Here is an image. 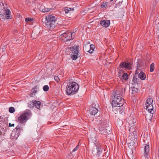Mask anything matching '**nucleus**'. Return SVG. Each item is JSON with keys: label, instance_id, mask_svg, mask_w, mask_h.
I'll return each mask as SVG.
<instances>
[{"label": "nucleus", "instance_id": "40", "mask_svg": "<svg viewBox=\"0 0 159 159\" xmlns=\"http://www.w3.org/2000/svg\"><path fill=\"white\" fill-rule=\"evenodd\" d=\"M140 71V68H139V69L137 68L136 70L135 71V74H138L139 72V71Z\"/></svg>", "mask_w": 159, "mask_h": 159}, {"label": "nucleus", "instance_id": "29", "mask_svg": "<svg viewBox=\"0 0 159 159\" xmlns=\"http://www.w3.org/2000/svg\"><path fill=\"white\" fill-rule=\"evenodd\" d=\"M20 127V126L18 125L17 126L16 128V133H17L16 138H17L19 135V133L21 130Z\"/></svg>", "mask_w": 159, "mask_h": 159}, {"label": "nucleus", "instance_id": "21", "mask_svg": "<svg viewBox=\"0 0 159 159\" xmlns=\"http://www.w3.org/2000/svg\"><path fill=\"white\" fill-rule=\"evenodd\" d=\"M52 8H46L44 6H42L41 7V9L42 10V11L43 12H48L50 11L52 9Z\"/></svg>", "mask_w": 159, "mask_h": 159}, {"label": "nucleus", "instance_id": "30", "mask_svg": "<svg viewBox=\"0 0 159 159\" xmlns=\"http://www.w3.org/2000/svg\"><path fill=\"white\" fill-rule=\"evenodd\" d=\"M153 102V100L152 98H149L147 99V103L146 104L147 105H152V103Z\"/></svg>", "mask_w": 159, "mask_h": 159}, {"label": "nucleus", "instance_id": "28", "mask_svg": "<svg viewBox=\"0 0 159 159\" xmlns=\"http://www.w3.org/2000/svg\"><path fill=\"white\" fill-rule=\"evenodd\" d=\"M35 104H34V106H35L36 107L37 109H39L41 102L40 101H36L35 100Z\"/></svg>", "mask_w": 159, "mask_h": 159}, {"label": "nucleus", "instance_id": "22", "mask_svg": "<svg viewBox=\"0 0 159 159\" xmlns=\"http://www.w3.org/2000/svg\"><path fill=\"white\" fill-rule=\"evenodd\" d=\"M11 13L9 9H7L5 12V16L7 19L10 18V16Z\"/></svg>", "mask_w": 159, "mask_h": 159}, {"label": "nucleus", "instance_id": "38", "mask_svg": "<svg viewBox=\"0 0 159 159\" xmlns=\"http://www.w3.org/2000/svg\"><path fill=\"white\" fill-rule=\"evenodd\" d=\"M54 79L57 82V83H58L60 80L59 77L57 76H54Z\"/></svg>", "mask_w": 159, "mask_h": 159}, {"label": "nucleus", "instance_id": "14", "mask_svg": "<svg viewBox=\"0 0 159 159\" xmlns=\"http://www.w3.org/2000/svg\"><path fill=\"white\" fill-rule=\"evenodd\" d=\"M112 4H110L108 2H103L101 5V7L103 10H105L108 7H110Z\"/></svg>", "mask_w": 159, "mask_h": 159}, {"label": "nucleus", "instance_id": "51", "mask_svg": "<svg viewBox=\"0 0 159 159\" xmlns=\"http://www.w3.org/2000/svg\"><path fill=\"white\" fill-rule=\"evenodd\" d=\"M133 143H132V144H133Z\"/></svg>", "mask_w": 159, "mask_h": 159}, {"label": "nucleus", "instance_id": "25", "mask_svg": "<svg viewBox=\"0 0 159 159\" xmlns=\"http://www.w3.org/2000/svg\"><path fill=\"white\" fill-rule=\"evenodd\" d=\"M74 9L72 8H69L67 7H65L64 8V11H65L66 13H67L70 12H71L73 11Z\"/></svg>", "mask_w": 159, "mask_h": 159}, {"label": "nucleus", "instance_id": "20", "mask_svg": "<svg viewBox=\"0 0 159 159\" xmlns=\"http://www.w3.org/2000/svg\"><path fill=\"white\" fill-rule=\"evenodd\" d=\"M144 62H142L141 60H139L137 62V68L139 69L141 67H143L144 66Z\"/></svg>", "mask_w": 159, "mask_h": 159}, {"label": "nucleus", "instance_id": "43", "mask_svg": "<svg viewBox=\"0 0 159 159\" xmlns=\"http://www.w3.org/2000/svg\"><path fill=\"white\" fill-rule=\"evenodd\" d=\"M122 111H121V110L119 112H120V114L122 113L123 112V111H124V109H123V108H122Z\"/></svg>", "mask_w": 159, "mask_h": 159}, {"label": "nucleus", "instance_id": "9", "mask_svg": "<svg viewBox=\"0 0 159 159\" xmlns=\"http://www.w3.org/2000/svg\"><path fill=\"white\" fill-rule=\"evenodd\" d=\"M102 149L99 147H97L95 148H93L92 150V153L98 157H101V155L102 153Z\"/></svg>", "mask_w": 159, "mask_h": 159}, {"label": "nucleus", "instance_id": "3", "mask_svg": "<svg viewBox=\"0 0 159 159\" xmlns=\"http://www.w3.org/2000/svg\"><path fill=\"white\" fill-rule=\"evenodd\" d=\"M31 115V111L29 109L26 110L23 113L20 115L16 121L20 124H24L29 120Z\"/></svg>", "mask_w": 159, "mask_h": 159}, {"label": "nucleus", "instance_id": "16", "mask_svg": "<svg viewBox=\"0 0 159 159\" xmlns=\"http://www.w3.org/2000/svg\"><path fill=\"white\" fill-rule=\"evenodd\" d=\"M124 89H119L116 90L114 95L120 96L121 97L123 95V91Z\"/></svg>", "mask_w": 159, "mask_h": 159}, {"label": "nucleus", "instance_id": "50", "mask_svg": "<svg viewBox=\"0 0 159 159\" xmlns=\"http://www.w3.org/2000/svg\"><path fill=\"white\" fill-rule=\"evenodd\" d=\"M88 49H87V50H86L87 51H88Z\"/></svg>", "mask_w": 159, "mask_h": 159}, {"label": "nucleus", "instance_id": "33", "mask_svg": "<svg viewBox=\"0 0 159 159\" xmlns=\"http://www.w3.org/2000/svg\"><path fill=\"white\" fill-rule=\"evenodd\" d=\"M9 111L10 113H13L15 111V110L14 107H10L9 109Z\"/></svg>", "mask_w": 159, "mask_h": 159}, {"label": "nucleus", "instance_id": "23", "mask_svg": "<svg viewBox=\"0 0 159 159\" xmlns=\"http://www.w3.org/2000/svg\"><path fill=\"white\" fill-rule=\"evenodd\" d=\"M131 93L132 94V96H134V95H133V94L134 93H135L138 92V89L137 88H136L135 87H131Z\"/></svg>", "mask_w": 159, "mask_h": 159}, {"label": "nucleus", "instance_id": "34", "mask_svg": "<svg viewBox=\"0 0 159 159\" xmlns=\"http://www.w3.org/2000/svg\"><path fill=\"white\" fill-rule=\"evenodd\" d=\"M43 89L44 91H47L49 89V87L48 85H44L43 87Z\"/></svg>", "mask_w": 159, "mask_h": 159}, {"label": "nucleus", "instance_id": "37", "mask_svg": "<svg viewBox=\"0 0 159 159\" xmlns=\"http://www.w3.org/2000/svg\"><path fill=\"white\" fill-rule=\"evenodd\" d=\"M120 71L118 72V76L120 78H121L122 76V73L120 72V71H122V70H121V69L119 68Z\"/></svg>", "mask_w": 159, "mask_h": 159}, {"label": "nucleus", "instance_id": "7", "mask_svg": "<svg viewBox=\"0 0 159 159\" xmlns=\"http://www.w3.org/2000/svg\"><path fill=\"white\" fill-rule=\"evenodd\" d=\"M131 63L129 62H121L118 67L120 69L125 68V69L130 70L132 68Z\"/></svg>", "mask_w": 159, "mask_h": 159}, {"label": "nucleus", "instance_id": "4", "mask_svg": "<svg viewBox=\"0 0 159 159\" xmlns=\"http://www.w3.org/2000/svg\"><path fill=\"white\" fill-rule=\"evenodd\" d=\"M124 102V100L120 96L114 95L111 103L113 107H120L123 106Z\"/></svg>", "mask_w": 159, "mask_h": 159}, {"label": "nucleus", "instance_id": "47", "mask_svg": "<svg viewBox=\"0 0 159 159\" xmlns=\"http://www.w3.org/2000/svg\"><path fill=\"white\" fill-rule=\"evenodd\" d=\"M103 156H104V155H103L102 156V157L103 158Z\"/></svg>", "mask_w": 159, "mask_h": 159}, {"label": "nucleus", "instance_id": "52", "mask_svg": "<svg viewBox=\"0 0 159 159\" xmlns=\"http://www.w3.org/2000/svg\"><path fill=\"white\" fill-rule=\"evenodd\" d=\"M133 143H132V144H133Z\"/></svg>", "mask_w": 159, "mask_h": 159}, {"label": "nucleus", "instance_id": "31", "mask_svg": "<svg viewBox=\"0 0 159 159\" xmlns=\"http://www.w3.org/2000/svg\"><path fill=\"white\" fill-rule=\"evenodd\" d=\"M154 69V64L152 63L150 66V71L152 72L153 71Z\"/></svg>", "mask_w": 159, "mask_h": 159}, {"label": "nucleus", "instance_id": "44", "mask_svg": "<svg viewBox=\"0 0 159 159\" xmlns=\"http://www.w3.org/2000/svg\"><path fill=\"white\" fill-rule=\"evenodd\" d=\"M119 120H120V119H119ZM119 121H120L119 125H122L123 124L122 121L121 120H119Z\"/></svg>", "mask_w": 159, "mask_h": 159}, {"label": "nucleus", "instance_id": "35", "mask_svg": "<svg viewBox=\"0 0 159 159\" xmlns=\"http://www.w3.org/2000/svg\"><path fill=\"white\" fill-rule=\"evenodd\" d=\"M135 76V75L134 76L132 80L129 82V83L133 85H134V84H135V82H134Z\"/></svg>", "mask_w": 159, "mask_h": 159}, {"label": "nucleus", "instance_id": "32", "mask_svg": "<svg viewBox=\"0 0 159 159\" xmlns=\"http://www.w3.org/2000/svg\"><path fill=\"white\" fill-rule=\"evenodd\" d=\"M107 129H106L105 130L103 129V130H102L100 132V133L102 134H104V135L105 134V133H107V134H108L109 135V133H110V130H109V132H108L107 131Z\"/></svg>", "mask_w": 159, "mask_h": 159}, {"label": "nucleus", "instance_id": "45", "mask_svg": "<svg viewBox=\"0 0 159 159\" xmlns=\"http://www.w3.org/2000/svg\"><path fill=\"white\" fill-rule=\"evenodd\" d=\"M113 0H110V2H108L109 3H110V4H113V3L111 2L112 1H113Z\"/></svg>", "mask_w": 159, "mask_h": 159}, {"label": "nucleus", "instance_id": "12", "mask_svg": "<svg viewBox=\"0 0 159 159\" xmlns=\"http://www.w3.org/2000/svg\"><path fill=\"white\" fill-rule=\"evenodd\" d=\"M148 144L145 145L144 148V155L146 159H149V154L150 146L148 143Z\"/></svg>", "mask_w": 159, "mask_h": 159}, {"label": "nucleus", "instance_id": "27", "mask_svg": "<svg viewBox=\"0 0 159 159\" xmlns=\"http://www.w3.org/2000/svg\"><path fill=\"white\" fill-rule=\"evenodd\" d=\"M121 78H122L125 80L127 81L128 79V75L126 73H124L122 75Z\"/></svg>", "mask_w": 159, "mask_h": 159}, {"label": "nucleus", "instance_id": "13", "mask_svg": "<svg viewBox=\"0 0 159 159\" xmlns=\"http://www.w3.org/2000/svg\"><path fill=\"white\" fill-rule=\"evenodd\" d=\"M110 22L109 20H102L100 21V24L103 26L105 27H108L110 25Z\"/></svg>", "mask_w": 159, "mask_h": 159}, {"label": "nucleus", "instance_id": "36", "mask_svg": "<svg viewBox=\"0 0 159 159\" xmlns=\"http://www.w3.org/2000/svg\"><path fill=\"white\" fill-rule=\"evenodd\" d=\"M33 20V19L32 18H26L25 19V21L26 22H28V21H32Z\"/></svg>", "mask_w": 159, "mask_h": 159}, {"label": "nucleus", "instance_id": "5", "mask_svg": "<svg viewBox=\"0 0 159 159\" xmlns=\"http://www.w3.org/2000/svg\"><path fill=\"white\" fill-rule=\"evenodd\" d=\"M80 47L79 46H72L70 47V50L72 53L71 57L72 60H75L78 58V55L79 53Z\"/></svg>", "mask_w": 159, "mask_h": 159}, {"label": "nucleus", "instance_id": "41", "mask_svg": "<svg viewBox=\"0 0 159 159\" xmlns=\"http://www.w3.org/2000/svg\"><path fill=\"white\" fill-rule=\"evenodd\" d=\"M78 146V145L76 147L73 149L72 152H74L77 150Z\"/></svg>", "mask_w": 159, "mask_h": 159}, {"label": "nucleus", "instance_id": "6", "mask_svg": "<svg viewBox=\"0 0 159 159\" xmlns=\"http://www.w3.org/2000/svg\"><path fill=\"white\" fill-rule=\"evenodd\" d=\"M75 35V34L74 32H68L62 34L61 36L65 38L63 39L64 41L65 42H67L73 39Z\"/></svg>", "mask_w": 159, "mask_h": 159}, {"label": "nucleus", "instance_id": "24", "mask_svg": "<svg viewBox=\"0 0 159 159\" xmlns=\"http://www.w3.org/2000/svg\"><path fill=\"white\" fill-rule=\"evenodd\" d=\"M35 100L30 101L28 103V106L30 108H32L34 106Z\"/></svg>", "mask_w": 159, "mask_h": 159}, {"label": "nucleus", "instance_id": "2", "mask_svg": "<svg viewBox=\"0 0 159 159\" xmlns=\"http://www.w3.org/2000/svg\"><path fill=\"white\" fill-rule=\"evenodd\" d=\"M56 18L52 14L49 15L46 18L45 26L49 29L53 30L56 26Z\"/></svg>", "mask_w": 159, "mask_h": 159}, {"label": "nucleus", "instance_id": "39", "mask_svg": "<svg viewBox=\"0 0 159 159\" xmlns=\"http://www.w3.org/2000/svg\"><path fill=\"white\" fill-rule=\"evenodd\" d=\"M4 120H3V118L2 117L0 116V124H1L2 122H3Z\"/></svg>", "mask_w": 159, "mask_h": 159}, {"label": "nucleus", "instance_id": "15", "mask_svg": "<svg viewBox=\"0 0 159 159\" xmlns=\"http://www.w3.org/2000/svg\"><path fill=\"white\" fill-rule=\"evenodd\" d=\"M38 88L37 86H35L31 90V93L30 94V97H34L36 93L37 92V89Z\"/></svg>", "mask_w": 159, "mask_h": 159}, {"label": "nucleus", "instance_id": "18", "mask_svg": "<svg viewBox=\"0 0 159 159\" xmlns=\"http://www.w3.org/2000/svg\"><path fill=\"white\" fill-rule=\"evenodd\" d=\"M87 46L89 48H90V50H89L87 51V52L90 53H92L94 50L95 46L93 44L89 45V44H88Z\"/></svg>", "mask_w": 159, "mask_h": 159}, {"label": "nucleus", "instance_id": "19", "mask_svg": "<svg viewBox=\"0 0 159 159\" xmlns=\"http://www.w3.org/2000/svg\"><path fill=\"white\" fill-rule=\"evenodd\" d=\"M138 77L142 80H144L146 77L145 74L142 71H140V72L139 74Z\"/></svg>", "mask_w": 159, "mask_h": 159}, {"label": "nucleus", "instance_id": "11", "mask_svg": "<svg viewBox=\"0 0 159 159\" xmlns=\"http://www.w3.org/2000/svg\"><path fill=\"white\" fill-rule=\"evenodd\" d=\"M96 105L92 104L89 109V111L91 115L94 116L98 111V109L96 107Z\"/></svg>", "mask_w": 159, "mask_h": 159}, {"label": "nucleus", "instance_id": "1", "mask_svg": "<svg viewBox=\"0 0 159 159\" xmlns=\"http://www.w3.org/2000/svg\"><path fill=\"white\" fill-rule=\"evenodd\" d=\"M79 89V85L75 82L69 83L66 87L67 94L69 95L75 94Z\"/></svg>", "mask_w": 159, "mask_h": 159}, {"label": "nucleus", "instance_id": "48", "mask_svg": "<svg viewBox=\"0 0 159 159\" xmlns=\"http://www.w3.org/2000/svg\"><path fill=\"white\" fill-rule=\"evenodd\" d=\"M158 31H159V27H158Z\"/></svg>", "mask_w": 159, "mask_h": 159}, {"label": "nucleus", "instance_id": "49", "mask_svg": "<svg viewBox=\"0 0 159 159\" xmlns=\"http://www.w3.org/2000/svg\"><path fill=\"white\" fill-rule=\"evenodd\" d=\"M85 49L86 48V45H85Z\"/></svg>", "mask_w": 159, "mask_h": 159}, {"label": "nucleus", "instance_id": "8", "mask_svg": "<svg viewBox=\"0 0 159 159\" xmlns=\"http://www.w3.org/2000/svg\"><path fill=\"white\" fill-rule=\"evenodd\" d=\"M127 120L130 126V127L134 128L136 126V119L129 117L127 118Z\"/></svg>", "mask_w": 159, "mask_h": 159}, {"label": "nucleus", "instance_id": "42", "mask_svg": "<svg viewBox=\"0 0 159 159\" xmlns=\"http://www.w3.org/2000/svg\"><path fill=\"white\" fill-rule=\"evenodd\" d=\"M14 124H11L10 123L9 124V127L14 126Z\"/></svg>", "mask_w": 159, "mask_h": 159}, {"label": "nucleus", "instance_id": "17", "mask_svg": "<svg viewBox=\"0 0 159 159\" xmlns=\"http://www.w3.org/2000/svg\"><path fill=\"white\" fill-rule=\"evenodd\" d=\"M146 109L148 110V111H150L151 113L153 114L154 112V111H153V105H147V104H146Z\"/></svg>", "mask_w": 159, "mask_h": 159}, {"label": "nucleus", "instance_id": "46", "mask_svg": "<svg viewBox=\"0 0 159 159\" xmlns=\"http://www.w3.org/2000/svg\"><path fill=\"white\" fill-rule=\"evenodd\" d=\"M2 134V133L1 131H0V135Z\"/></svg>", "mask_w": 159, "mask_h": 159}, {"label": "nucleus", "instance_id": "26", "mask_svg": "<svg viewBox=\"0 0 159 159\" xmlns=\"http://www.w3.org/2000/svg\"><path fill=\"white\" fill-rule=\"evenodd\" d=\"M135 84H134V86H139L140 84V82L139 79L136 78V76H135L134 82Z\"/></svg>", "mask_w": 159, "mask_h": 159}, {"label": "nucleus", "instance_id": "10", "mask_svg": "<svg viewBox=\"0 0 159 159\" xmlns=\"http://www.w3.org/2000/svg\"><path fill=\"white\" fill-rule=\"evenodd\" d=\"M136 127L134 128L130 127L129 131L130 134V136H131L132 138H134L137 139L138 137L136 129H135Z\"/></svg>", "mask_w": 159, "mask_h": 159}]
</instances>
